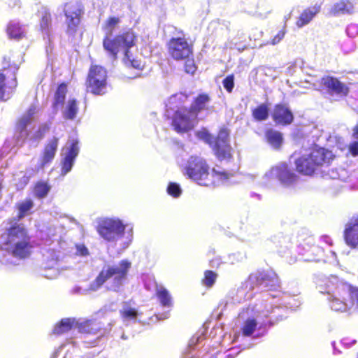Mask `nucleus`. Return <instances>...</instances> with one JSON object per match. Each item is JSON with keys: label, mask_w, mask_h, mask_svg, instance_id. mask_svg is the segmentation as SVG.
Listing matches in <instances>:
<instances>
[{"label": "nucleus", "mask_w": 358, "mask_h": 358, "mask_svg": "<svg viewBox=\"0 0 358 358\" xmlns=\"http://www.w3.org/2000/svg\"><path fill=\"white\" fill-rule=\"evenodd\" d=\"M77 292H80V289H78V290H76Z\"/></svg>", "instance_id": "4d7b16f0"}, {"label": "nucleus", "mask_w": 358, "mask_h": 358, "mask_svg": "<svg viewBox=\"0 0 358 358\" xmlns=\"http://www.w3.org/2000/svg\"><path fill=\"white\" fill-rule=\"evenodd\" d=\"M76 253L81 256H86L88 255V250L84 245H77Z\"/></svg>", "instance_id": "c03bdc74"}, {"label": "nucleus", "mask_w": 358, "mask_h": 358, "mask_svg": "<svg viewBox=\"0 0 358 358\" xmlns=\"http://www.w3.org/2000/svg\"><path fill=\"white\" fill-rule=\"evenodd\" d=\"M67 87L65 84H61L58 87L55 96V105L62 103L64 102Z\"/></svg>", "instance_id": "2f4dec72"}, {"label": "nucleus", "mask_w": 358, "mask_h": 358, "mask_svg": "<svg viewBox=\"0 0 358 358\" xmlns=\"http://www.w3.org/2000/svg\"><path fill=\"white\" fill-rule=\"evenodd\" d=\"M80 331H84V332H89V331H88V330L85 329V328H84V327H82V328H80Z\"/></svg>", "instance_id": "864d4df0"}, {"label": "nucleus", "mask_w": 358, "mask_h": 358, "mask_svg": "<svg viewBox=\"0 0 358 358\" xmlns=\"http://www.w3.org/2000/svg\"><path fill=\"white\" fill-rule=\"evenodd\" d=\"M196 69V68L194 60L187 59L185 62V70L187 73L193 74L195 72Z\"/></svg>", "instance_id": "ea45409f"}, {"label": "nucleus", "mask_w": 358, "mask_h": 358, "mask_svg": "<svg viewBox=\"0 0 358 358\" xmlns=\"http://www.w3.org/2000/svg\"><path fill=\"white\" fill-rule=\"evenodd\" d=\"M168 193L173 197H178L181 194V189L176 183H170L167 188Z\"/></svg>", "instance_id": "e433bc0d"}, {"label": "nucleus", "mask_w": 358, "mask_h": 358, "mask_svg": "<svg viewBox=\"0 0 358 358\" xmlns=\"http://www.w3.org/2000/svg\"><path fill=\"white\" fill-rule=\"evenodd\" d=\"M169 52L176 60L185 59L192 54V49L185 38H173L169 43Z\"/></svg>", "instance_id": "f8f14e48"}, {"label": "nucleus", "mask_w": 358, "mask_h": 358, "mask_svg": "<svg viewBox=\"0 0 358 358\" xmlns=\"http://www.w3.org/2000/svg\"><path fill=\"white\" fill-rule=\"evenodd\" d=\"M349 150L353 156L358 155V141H352L349 146Z\"/></svg>", "instance_id": "37998d69"}, {"label": "nucleus", "mask_w": 358, "mask_h": 358, "mask_svg": "<svg viewBox=\"0 0 358 358\" xmlns=\"http://www.w3.org/2000/svg\"><path fill=\"white\" fill-rule=\"evenodd\" d=\"M119 18L110 17L106 22L104 29L106 36L103 39V46L104 50L115 59L118 52L124 53L123 62L127 66H131L136 69H141L143 64L141 60L132 57L129 49L135 45L136 36L131 31H127L117 35L114 39H111L113 29L117 25Z\"/></svg>", "instance_id": "f257e3e1"}, {"label": "nucleus", "mask_w": 358, "mask_h": 358, "mask_svg": "<svg viewBox=\"0 0 358 358\" xmlns=\"http://www.w3.org/2000/svg\"><path fill=\"white\" fill-rule=\"evenodd\" d=\"M345 240L351 248H358V216L352 217L346 224Z\"/></svg>", "instance_id": "2eb2a0df"}, {"label": "nucleus", "mask_w": 358, "mask_h": 358, "mask_svg": "<svg viewBox=\"0 0 358 358\" xmlns=\"http://www.w3.org/2000/svg\"><path fill=\"white\" fill-rule=\"evenodd\" d=\"M201 338V336L193 337L189 343V347L192 348L193 345H195L197 343L199 342V340Z\"/></svg>", "instance_id": "49530a36"}, {"label": "nucleus", "mask_w": 358, "mask_h": 358, "mask_svg": "<svg viewBox=\"0 0 358 358\" xmlns=\"http://www.w3.org/2000/svg\"><path fill=\"white\" fill-rule=\"evenodd\" d=\"M266 175L269 178L278 179L281 183L288 185L296 181V175L290 171L287 165L280 163L273 167Z\"/></svg>", "instance_id": "4468645a"}, {"label": "nucleus", "mask_w": 358, "mask_h": 358, "mask_svg": "<svg viewBox=\"0 0 358 358\" xmlns=\"http://www.w3.org/2000/svg\"><path fill=\"white\" fill-rule=\"evenodd\" d=\"M64 12L66 17L67 32L73 35L76 32L83 13L82 4L78 0H70L65 3Z\"/></svg>", "instance_id": "1a4fd4ad"}, {"label": "nucleus", "mask_w": 358, "mask_h": 358, "mask_svg": "<svg viewBox=\"0 0 358 358\" xmlns=\"http://www.w3.org/2000/svg\"><path fill=\"white\" fill-rule=\"evenodd\" d=\"M51 24V15L50 13L45 9L43 13L42 19L41 21V27L43 31L48 30L49 27Z\"/></svg>", "instance_id": "72a5a7b5"}, {"label": "nucleus", "mask_w": 358, "mask_h": 358, "mask_svg": "<svg viewBox=\"0 0 358 358\" xmlns=\"http://www.w3.org/2000/svg\"><path fill=\"white\" fill-rule=\"evenodd\" d=\"M77 101L74 99H70L66 103L63 110L64 117L66 119L73 120L76 117L78 113Z\"/></svg>", "instance_id": "b1692460"}, {"label": "nucleus", "mask_w": 358, "mask_h": 358, "mask_svg": "<svg viewBox=\"0 0 358 358\" xmlns=\"http://www.w3.org/2000/svg\"><path fill=\"white\" fill-rule=\"evenodd\" d=\"M266 278H268L266 281V286H271L273 289H276L280 286L279 279L275 273L267 274Z\"/></svg>", "instance_id": "f704fd0d"}, {"label": "nucleus", "mask_w": 358, "mask_h": 358, "mask_svg": "<svg viewBox=\"0 0 358 358\" xmlns=\"http://www.w3.org/2000/svg\"><path fill=\"white\" fill-rule=\"evenodd\" d=\"M223 86L229 92H231L234 87V77L233 75L227 76L223 80Z\"/></svg>", "instance_id": "4c0bfd02"}, {"label": "nucleus", "mask_w": 358, "mask_h": 358, "mask_svg": "<svg viewBox=\"0 0 358 358\" xmlns=\"http://www.w3.org/2000/svg\"><path fill=\"white\" fill-rule=\"evenodd\" d=\"M197 135L200 138L203 139L205 141L208 142L212 146L213 137L206 131L204 130L199 131Z\"/></svg>", "instance_id": "79ce46f5"}, {"label": "nucleus", "mask_w": 358, "mask_h": 358, "mask_svg": "<svg viewBox=\"0 0 358 358\" xmlns=\"http://www.w3.org/2000/svg\"><path fill=\"white\" fill-rule=\"evenodd\" d=\"M184 357H185V358H189V357H188V355H187V352H185V353Z\"/></svg>", "instance_id": "6e6d98bb"}, {"label": "nucleus", "mask_w": 358, "mask_h": 358, "mask_svg": "<svg viewBox=\"0 0 358 358\" xmlns=\"http://www.w3.org/2000/svg\"><path fill=\"white\" fill-rule=\"evenodd\" d=\"M137 315L136 309L127 306H124L121 310V315L124 321L135 320Z\"/></svg>", "instance_id": "7c9ffc66"}, {"label": "nucleus", "mask_w": 358, "mask_h": 358, "mask_svg": "<svg viewBox=\"0 0 358 358\" xmlns=\"http://www.w3.org/2000/svg\"><path fill=\"white\" fill-rule=\"evenodd\" d=\"M352 141H358V124L353 129Z\"/></svg>", "instance_id": "de8ad7c7"}, {"label": "nucleus", "mask_w": 358, "mask_h": 358, "mask_svg": "<svg viewBox=\"0 0 358 358\" xmlns=\"http://www.w3.org/2000/svg\"><path fill=\"white\" fill-rule=\"evenodd\" d=\"M217 278L216 273L211 271H207L205 272V278L203 279V283L206 286H212L215 282Z\"/></svg>", "instance_id": "c9c22d12"}, {"label": "nucleus", "mask_w": 358, "mask_h": 358, "mask_svg": "<svg viewBox=\"0 0 358 358\" xmlns=\"http://www.w3.org/2000/svg\"><path fill=\"white\" fill-rule=\"evenodd\" d=\"M210 101L207 94H200L196 99L189 110L186 108L178 110L173 119V126L178 132H184L194 127V122L197 113L206 108Z\"/></svg>", "instance_id": "20e7f679"}, {"label": "nucleus", "mask_w": 358, "mask_h": 358, "mask_svg": "<svg viewBox=\"0 0 358 358\" xmlns=\"http://www.w3.org/2000/svg\"><path fill=\"white\" fill-rule=\"evenodd\" d=\"M5 77L3 73H0V99L6 100L9 99L10 95L12 92V88L16 87V81L14 79L9 86H6L5 84Z\"/></svg>", "instance_id": "4be33fe9"}, {"label": "nucleus", "mask_w": 358, "mask_h": 358, "mask_svg": "<svg viewBox=\"0 0 358 358\" xmlns=\"http://www.w3.org/2000/svg\"><path fill=\"white\" fill-rule=\"evenodd\" d=\"M50 190V187L44 182L38 183L34 189V193L39 198L45 197Z\"/></svg>", "instance_id": "473e14b6"}, {"label": "nucleus", "mask_w": 358, "mask_h": 358, "mask_svg": "<svg viewBox=\"0 0 358 358\" xmlns=\"http://www.w3.org/2000/svg\"><path fill=\"white\" fill-rule=\"evenodd\" d=\"M186 99V96L183 95L182 94H176L169 99L168 104L166 105L167 107H169L171 110L173 109L172 107V105L174 103H176V101H182L183 99Z\"/></svg>", "instance_id": "58836bf2"}, {"label": "nucleus", "mask_w": 358, "mask_h": 358, "mask_svg": "<svg viewBox=\"0 0 358 358\" xmlns=\"http://www.w3.org/2000/svg\"><path fill=\"white\" fill-rule=\"evenodd\" d=\"M78 322L74 319L66 318L62 320L59 324H57L53 330L54 334H61L69 331L73 327H76Z\"/></svg>", "instance_id": "5701e85b"}, {"label": "nucleus", "mask_w": 358, "mask_h": 358, "mask_svg": "<svg viewBox=\"0 0 358 358\" xmlns=\"http://www.w3.org/2000/svg\"><path fill=\"white\" fill-rule=\"evenodd\" d=\"M56 264H57V262H56L55 260H53V261H52V264H51V266H52V267H53V266H54L55 265H56Z\"/></svg>", "instance_id": "5fc2aeb1"}, {"label": "nucleus", "mask_w": 358, "mask_h": 358, "mask_svg": "<svg viewBox=\"0 0 358 358\" xmlns=\"http://www.w3.org/2000/svg\"><path fill=\"white\" fill-rule=\"evenodd\" d=\"M273 118L278 124H289L293 120V115L286 106L278 104L274 108Z\"/></svg>", "instance_id": "dca6fc26"}, {"label": "nucleus", "mask_w": 358, "mask_h": 358, "mask_svg": "<svg viewBox=\"0 0 358 358\" xmlns=\"http://www.w3.org/2000/svg\"><path fill=\"white\" fill-rule=\"evenodd\" d=\"M252 115L254 118L258 121L266 120L268 115V107L265 104L259 106L253 110Z\"/></svg>", "instance_id": "c756f323"}, {"label": "nucleus", "mask_w": 358, "mask_h": 358, "mask_svg": "<svg viewBox=\"0 0 358 358\" xmlns=\"http://www.w3.org/2000/svg\"><path fill=\"white\" fill-rule=\"evenodd\" d=\"M212 148L219 159H228L231 157V148L229 143V131L227 129L220 130L216 140L213 139Z\"/></svg>", "instance_id": "9b49d317"}, {"label": "nucleus", "mask_w": 358, "mask_h": 358, "mask_svg": "<svg viewBox=\"0 0 358 358\" xmlns=\"http://www.w3.org/2000/svg\"><path fill=\"white\" fill-rule=\"evenodd\" d=\"M252 311H253V309L248 308L245 313L247 315H249L250 312H252Z\"/></svg>", "instance_id": "3c124183"}, {"label": "nucleus", "mask_w": 358, "mask_h": 358, "mask_svg": "<svg viewBox=\"0 0 358 358\" xmlns=\"http://www.w3.org/2000/svg\"><path fill=\"white\" fill-rule=\"evenodd\" d=\"M350 301L354 303V305L356 304L357 307H358V288H352L350 287Z\"/></svg>", "instance_id": "a19ab883"}, {"label": "nucleus", "mask_w": 358, "mask_h": 358, "mask_svg": "<svg viewBox=\"0 0 358 358\" xmlns=\"http://www.w3.org/2000/svg\"><path fill=\"white\" fill-rule=\"evenodd\" d=\"M155 293L162 306L168 308L172 306L173 303L171 296L169 291L162 285H156Z\"/></svg>", "instance_id": "aec40b11"}, {"label": "nucleus", "mask_w": 358, "mask_h": 358, "mask_svg": "<svg viewBox=\"0 0 358 358\" xmlns=\"http://www.w3.org/2000/svg\"><path fill=\"white\" fill-rule=\"evenodd\" d=\"M320 6L315 5L313 6L306 8L299 15L296 24L299 28H301L308 23L313 19V17L320 12Z\"/></svg>", "instance_id": "a211bd4d"}, {"label": "nucleus", "mask_w": 358, "mask_h": 358, "mask_svg": "<svg viewBox=\"0 0 358 358\" xmlns=\"http://www.w3.org/2000/svg\"><path fill=\"white\" fill-rule=\"evenodd\" d=\"M124 226L118 220L106 219L103 220L99 227V234L108 241L119 239L124 233Z\"/></svg>", "instance_id": "9d476101"}, {"label": "nucleus", "mask_w": 358, "mask_h": 358, "mask_svg": "<svg viewBox=\"0 0 358 358\" xmlns=\"http://www.w3.org/2000/svg\"><path fill=\"white\" fill-rule=\"evenodd\" d=\"M321 82L324 87L337 94L347 95L348 93V87L335 78L326 76L322 78Z\"/></svg>", "instance_id": "f3484780"}, {"label": "nucleus", "mask_w": 358, "mask_h": 358, "mask_svg": "<svg viewBox=\"0 0 358 358\" xmlns=\"http://www.w3.org/2000/svg\"><path fill=\"white\" fill-rule=\"evenodd\" d=\"M285 36V31L282 30L280 31L272 39L271 44L275 45L278 44L283 38Z\"/></svg>", "instance_id": "a18cd8bd"}, {"label": "nucleus", "mask_w": 358, "mask_h": 358, "mask_svg": "<svg viewBox=\"0 0 358 358\" xmlns=\"http://www.w3.org/2000/svg\"><path fill=\"white\" fill-rule=\"evenodd\" d=\"M9 224L10 227L2 235L3 249L15 257L22 259L28 257L32 246L27 229L23 224L13 220Z\"/></svg>", "instance_id": "7ed1b4c3"}, {"label": "nucleus", "mask_w": 358, "mask_h": 358, "mask_svg": "<svg viewBox=\"0 0 358 358\" xmlns=\"http://www.w3.org/2000/svg\"><path fill=\"white\" fill-rule=\"evenodd\" d=\"M182 170L183 173L189 178L203 186H210L220 182H224L233 176L231 173L215 168L213 169L212 175L210 176L209 166L203 158L196 156L190 157L184 165Z\"/></svg>", "instance_id": "f03ea898"}, {"label": "nucleus", "mask_w": 358, "mask_h": 358, "mask_svg": "<svg viewBox=\"0 0 358 358\" xmlns=\"http://www.w3.org/2000/svg\"><path fill=\"white\" fill-rule=\"evenodd\" d=\"M309 155L312 163H308L306 167L303 166V162L308 160V157L302 156L296 160L297 171L305 175H311L315 171L316 166L328 164L333 159L332 152L324 148L315 149Z\"/></svg>", "instance_id": "423d86ee"}, {"label": "nucleus", "mask_w": 358, "mask_h": 358, "mask_svg": "<svg viewBox=\"0 0 358 358\" xmlns=\"http://www.w3.org/2000/svg\"><path fill=\"white\" fill-rule=\"evenodd\" d=\"M257 325L256 319L248 317L243 323L241 328L243 334L245 336H250L255 330Z\"/></svg>", "instance_id": "bb28decb"}, {"label": "nucleus", "mask_w": 358, "mask_h": 358, "mask_svg": "<svg viewBox=\"0 0 358 358\" xmlns=\"http://www.w3.org/2000/svg\"><path fill=\"white\" fill-rule=\"evenodd\" d=\"M357 358H358V357H357Z\"/></svg>", "instance_id": "bf43d9fd"}, {"label": "nucleus", "mask_w": 358, "mask_h": 358, "mask_svg": "<svg viewBox=\"0 0 358 358\" xmlns=\"http://www.w3.org/2000/svg\"><path fill=\"white\" fill-rule=\"evenodd\" d=\"M34 203L31 199H26L17 204L19 211L18 219L20 220L27 215V213L33 208Z\"/></svg>", "instance_id": "cd10ccee"}, {"label": "nucleus", "mask_w": 358, "mask_h": 358, "mask_svg": "<svg viewBox=\"0 0 358 358\" xmlns=\"http://www.w3.org/2000/svg\"><path fill=\"white\" fill-rule=\"evenodd\" d=\"M63 151H65V157L62 168V175L69 173L73 165L74 159L79 152L78 141L76 138L70 137Z\"/></svg>", "instance_id": "ddd939ff"}, {"label": "nucleus", "mask_w": 358, "mask_h": 358, "mask_svg": "<svg viewBox=\"0 0 358 358\" xmlns=\"http://www.w3.org/2000/svg\"><path fill=\"white\" fill-rule=\"evenodd\" d=\"M36 108L31 106L28 111L21 117L17 124V128L20 131L22 137L26 136L27 133L24 131L26 127L31 122L32 116L35 113Z\"/></svg>", "instance_id": "412c9836"}, {"label": "nucleus", "mask_w": 358, "mask_h": 358, "mask_svg": "<svg viewBox=\"0 0 358 358\" xmlns=\"http://www.w3.org/2000/svg\"><path fill=\"white\" fill-rule=\"evenodd\" d=\"M304 156H305L306 157H308V160L307 162H303V166H304V167H306V166H307V165L308 164V163H312V160H311V159H310V155H308V156L304 155Z\"/></svg>", "instance_id": "8fccbe9b"}, {"label": "nucleus", "mask_w": 358, "mask_h": 358, "mask_svg": "<svg viewBox=\"0 0 358 358\" xmlns=\"http://www.w3.org/2000/svg\"><path fill=\"white\" fill-rule=\"evenodd\" d=\"M350 291V286L346 284H341L334 290L328 285L327 294L331 308L341 312L350 310L354 306L353 302L347 299V297L349 298Z\"/></svg>", "instance_id": "0eeeda50"}, {"label": "nucleus", "mask_w": 358, "mask_h": 358, "mask_svg": "<svg viewBox=\"0 0 358 358\" xmlns=\"http://www.w3.org/2000/svg\"><path fill=\"white\" fill-rule=\"evenodd\" d=\"M167 317H168V313H166L164 317H160V318H159V320H164Z\"/></svg>", "instance_id": "603ef678"}, {"label": "nucleus", "mask_w": 358, "mask_h": 358, "mask_svg": "<svg viewBox=\"0 0 358 358\" xmlns=\"http://www.w3.org/2000/svg\"><path fill=\"white\" fill-rule=\"evenodd\" d=\"M131 267V263L127 260H122L117 265L103 268L96 280L91 284L89 289L91 291L97 290L104 282L109 278H113L114 285L111 289L117 290L122 285V282L126 279L127 272Z\"/></svg>", "instance_id": "39448f33"}, {"label": "nucleus", "mask_w": 358, "mask_h": 358, "mask_svg": "<svg viewBox=\"0 0 358 358\" xmlns=\"http://www.w3.org/2000/svg\"><path fill=\"white\" fill-rule=\"evenodd\" d=\"M268 142L274 148H278L282 142V137L280 132L268 130L266 134Z\"/></svg>", "instance_id": "a878e982"}, {"label": "nucleus", "mask_w": 358, "mask_h": 358, "mask_svg": "<svg viewBox=\"0 0 358 358\" xmlns=\"http://www.w3.org/2000/svg\"><path fill=\"white\" fill-rule=\"evenodd\" d=\"M7 33L10 38L19 40L23 37L24 30L18 22H10L8 26Z\"/></svg>", "instance_id": "393cba45"}, {"label": "nucleus", "mask_w": 358, "mask_h": 358, "mask_svg": "<svg viewBox=\"0 0 358 358\" xmlns=\"http://www.w3.org/2000/svg\"><path fill=\"white\" fill-rule=\"evenodd\" d=\"M58 138L55 137L50 140L45 146L41 159V167L50 162L55 157L58 145Z\"/></svg>", "instance_id": "6ab92c4d"}, {"label": "nucleus", "mask_w": 358, "mask_h": 358, "mask_svg": "<svg viewBox=\"0 0 358 358\" xmlns=\"http://www.w3.org/2000/svg\"><path fill=\"white\" fill-rule=\"evenodd\" d=\"M353 9V5L348 1H341L334 4L332 11L336 13H350Z\"/></svg>", "instance_id": "c85d7f7f"}, {"label": "nucleus", "mask_w": 358, "mask_h": 358, "mask_svg": "<svg viewBox=\"0 0 358 358\" xmlns=\"http://www.w3.org/2000/svg\"><path fill=\"white\" fill-rule=\"evenodd\" d=\"M87 291V290H84L83 292H82L83 294H85Z\"/></svg>", "instance_id": "13d9d810"}, {"label": "nucleus", "mask_w": 358, "mask_h": 358, "mask_svg": "<svg viewBox=\"0 0 358 358\" xmlns=\"http://www.w3.org/2000/svg\"><path fill=\"white\" fill-rule=\"evenodd\" d=\"M106 70L100 66L91 67L87 78V90L94 94H103L106 90Z\"/></svg>", "instance_id": "6e6552de"}, {"label": "nucleus", "mask_w": 358, "mask_h": 358, "mask_svg": "<svg viewBox=\"0 0 358 358\" xmlns=\"http://www.w3.org/2000/svg\"><path fill=\"white\" fill-rule=\"evenodd\" d=\"M329 177L332 179H336L338 177L337 172L334 171V170L331 171V173L329 175Z\"/></svg>", "instance_id": "09e8293b"}]
</instances>
